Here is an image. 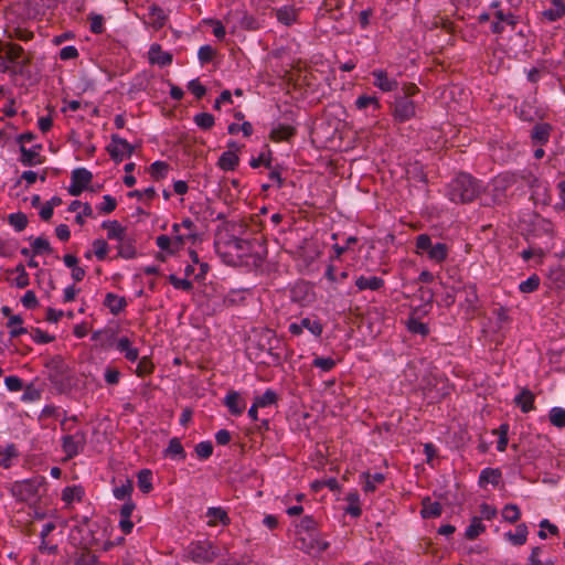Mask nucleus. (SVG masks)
I'll use <instances>...</instances> for the list:
<instances>
[{
  "mask_svg": "<svg viewBox=\"0 0 565 565\" xmlns=\"http://www.w3.org/2000/svg\"><path fill=\"white\" fill-rule=\"evenodd\" d=\"M12 497L30 507L42 502L47 492V482L43 476H33L29 479L14 481L10 487Z\"/></svg>",
  "mask_w": 565,
  "mask_h": 565,
  "instance_id": "1",
  "label": "nucleus"
},
{
  "mask_svg": "<svg viewBox=\"0 0 565 565\" xmlns=\"http://www.w3.org/2000/svg\"><path fill=\"white\" fill-rule=\"evenodd\" d=\"M483 191V185L469 173H459L447 186V196L454 203H469Z\"/></svg>",
  "mask_w": 565,
  "mask_h": 565,
  "instance_id": "2",
  "label": "nucleus"
},
{
  "mask_svg": "<svg viewBox=\"0 0 565 565\" xmlns=\"http://www.w3.org/2000/svg\"><path fill=\"white\" fill-rule=\"evenodd\" d=\"M221 547L210 540L191 542L185 548V556L200 564L212 563L221 555Z\"/></svg>",
  "mask_w": 565,
  "mask_h": 565,
  "instance_id": "3",
  "label": "nucleus"
},
{
  "mask_svg": "<svg viewBox=\"0 0 565 565\" xmlns=\"http://www.w3.org/2000/svg\"><path fill=\"white\" fill-rule=\"evenodd\" d=\"M490 10L492 11V22L490 29L493 33L501 34L505 31L507 26H510L511 30H514L519 22V19L515 14H513L510 10L502 9L500 2L497 0L490 3Z\"/></svg>",
  "mask_w": 565,
  "mask_h": 565,
  "instance_id": "4",
  "label": "nucleus"
},
{
  "mask_svg": "<svg viewBox=\"0 0 565 565\" xmlns=\"http://www.w3.org/2000/svg\"><path fill=\"white\" fill-rule=\"evenodd\" d=\"M61 441L62 449L66 455L65 459H73L84 450L86 445V434L83 430H77L74 434L63 436Z\"/></svg>",
  "mask_w": 565,
  "mask_h": 565,
  "instance_id": "5",
  "label": "nucleus"
},
{
  "mask_svg": "<svg viewBox=\"0 0 565 565\" xmlns=\"http://www.w3.org/2000/svg\"><path fill=\"white\" fill-rule=\"evenodd\" d=\"M107 151L114 161L121 162L132 154L134 147L126 139L113 135Z\"/></svg>",
  "mask_w": 565,
  "mask_h": 565,
  "instance_id": "6",
  "label": "nucleus"
},
{
  "mask_svg": "<svg viewBox=\"0 0 565 565\" xmlns=\"http://www.w3.org/2000/svg\"><path fill=\"white\" fill-rule=\"evenodd\" d=\"M93 174L85 168H77L73 170L71 175V185L68 186V193L73 196L79 195L90 183Z\"/></svg>",
  "mask_w": 565,
  "mask_h": 565,
  "instance_id": "7",
  "label": "nucleus"
},
{
  "mask_svg": "<svg viewBox=\"0 0 565 565\" xmlns=\"http://www.w3.org/2000/svg\"><path fill=\"white\" fill-rule=\"evenodd\" d=\"M416 115V106L407 97H397L394 102L393 117L399 122L411 120Z\"/></svg>",
  "mask_w": 565,
  "mask_h": 565,
  "instance_id": "8",
  "label": "nucleus"
},
{
  "mask_svg": "<svg viewBox=\"0 0 565 565\" xmlns=\"http://www.w3.org/2000/svg\"><path fill=\"white\" fill-rule=\"evenodd\" d=\"M374 78L373 85L384 93L396 90L398 82L396 78L390 77L387 72L382 68H375L372 71Z\"/></svg>",
  "mask_w": 565,
  "mask_h": 565,
  "instance_id": "9",
  "label": "nucleus"
},
{
  "mask_svg": "<svg viewBox=\"0 0 565 565\" xmlns=\"http://www.w3.org/2000/svg\"><path fill=\"white\" fill-rule=\"evenodd\" d=\"M115 348L120 352L125 359L135 363L139 359V350L134 345V342L126 335L119 337L115 340Z\"/></svg>",
  "mask_w": 565,
  "mask_h": 565,
  "instance_id": "10",
  "label": "nucleus"
},
{
  "mask_svg": "<svg viewBox=\"0 0 565 565\" xmlns=\"http://www.w3.org/2000/svg\"><path fill=\"white\" fill-rule=\"evenodd\" d=\"M223 403L233 416H241L246 408V402L241 393L233 390L227 392Z\"/></svg>",
  "mask_w": 565,
  "mask_h": 565,
  "instance_id": "11",
  "label": "nucleus"
},
{
  "mask_svg": "<svg viewBox=\"0 0 565 565\" xmlns=\"http://www.w3.org/2000/svg\"><path fill=\"white\" fill-rule=\"evenodd\" d=\"M385 281L383 278L377 276H364L361 275L355 278V286L358 291L372 290L377 291L383 288Z\"/></svg>",
  "mask_w": 565,
  "mask_h": 565,
  "instance_id": "12",
  "label": "nucleus"
},
{
  "mask_svg": "<svg viewBox=\"0 0 565 565\" xmlns=\"http://www.w3.org/2000/svg\"><path fill=\"white\" fill-rule=\"evenodd\" d=\"M148 58L151 64L168 66L172 63V54L163 51L159 44H152L148 51Z\"/></svg>",
  "mask_w": 565,
  "mask_h": 565,
  "instance_id": "13",
  "label": "nucleus"
},
{
  "mask_svg": "<svg viewBox=\"0 0 565 565\" xmlns=\"http://www.w3.org/2000/svg\"><path fill=\"white\" fill-rule=\"evenodd\" d=\"M128 302L124 296L108 292L104 299V306L110 311L111 315L117 316L122 312Z\"/></svg>",
  "mask_w": 565,
  "mask_h": 565,
  "instance_id": "14",
  "label": "nucleus"
},
{
  "mask_svg": "<svg viewBox=\"0 0 565 565\" xmlns=\"http://www.w3.org/2000/svg\"><path fill=\"white\" fill-rule=\"evenodd\" d=\"M529 530L525 523L516 525L514 531L504 533V539L514 546H521L526 543Z\"/></svg>",
  "mask_w": 565,
  "mask_h": 565,
  "instance_id": "15",
  "label": "nucleus"
},
{
  "mask_svg": "<svg viewBox=\"0 0 565 565\" xmlns=\"http://www.w3.org/2000/svg\"><path fill=\"white\" fill-rule=\"evenodd\" d=\"M102 227L107 231V238L114 241H124L126 235V227H124L118 221H104Z\"/></svg>",
  "mask_w": 565,
  "mask_h": 565,
  "instance_id": "16",
  "label": "nucleus"
},
{
  "mask_svg": "<svg viewBox=\"0 0 565 565\" xmlns=\"http://www.w3.org/2000/svg\"><path fill=\"white\" fill-rule=\"evenodd\" d=\"M356 109L374 115L381 108V103L376 96L361 95L355 99L354 103Z\"/></svg>",
  "mask_w": 565,
  "mask_h": 565,
  "instance_id": "17",
  "label": "nucleus"
},
{
  "mask_svg": "<svg viewBox=\"0 0 565 565\" xmlns=\"http://www.w3.org/2000/svg\"><path fill=\"white\" fill-rule=\"evenodd\" d=\"M164 457L170 458L172 460L182 461L186 457V452L180 441L179 438H171L168 447L163 451Z\"/></svg>",
  "mask_w": 565,
  "mask_h": 565,
  "instance_id": "18",
  "label": "nucleus"
},
{
  "mask_svg": "<svg viewBox=\"0 0 565 565\" xmlns=\"http://www.w3.org/2000/svg\"><path fill=\"white\" fill-rule=\"evenodd\" d=\"M543 17L550 21L554 22L559 20L565 15V3L563 0H552L548 8H546L542 12Z\"/></svg>",
  "mask_w": 565,
  "mask_h": 565,
  "instance_id": "19",
  "label": "nucleus"
},
{
  "mask_svg": "<svg viewBox=\"0 0 565 565\" xmlns=\"http://www.w3.org/2000/svg\"><path fill=\"white\" fill-rule=\"evenodd\" d=\"M363 482V490L365 492H374L379 484H382L385 480V477L381 472L370 473L367 471L362 472L360 476Z\"/></svg>",
  "mask_w": 565,
  "mask_h": 565,
  "instance_id": "20",
  "label": "nucleus"
},
{
  "mask_svg": "<svg viewBox=\"0 0 565 565\" xmlns=\"http://www.w3.org/2000/svg\"><path fill=\"white\" fill-rule=\"evenodd\" d=\"M172 237H173V242L175 243L177 249L179 252V250H181L183 248V246L189 241L195 242L196 238H198V233L196 232H191V233L182 234L181 233V225H179L178 223H174L172 225Z\"/></svg>",
  "mask_w": 565,
  "mask_h": 565,
  "instance_id": "21",
  "label": "nucleus"
},
{
  "mask_svg": "<svg viewBox=\"0 0 565 565\" xmlns=\"http://www.w3.org/2000/svg\"><path fill=\"white\" fill-rule=\"evenodd\" d=\"M443 508L439 502L431 501L430 498L426 497L422 501L420 515L423 519L437 518L441 514Z\"/></svg>",
  "mask_w": 565,
  "mask_h": 565,
  "instance_id": "22",
  "label": "nucleus"
},
{
  "mask_svg": "<svg viewBox=\"0 0 565 565\" xmlns=\"http://www.w3.org/2000/svg\"><path fill=\"white\" fill-rule=\"evenodd\" d=\"M18 456L19 451L14 444H8L4 447H0V467L4 469L10 468Z\"/></svg>",
  "mask_w": 565,
  "mask_h": 565,
  "instance_id": "23",
  "label": "nucleus"
},
{
  "mask_svg": "<svg viewBox=\"0 0 565 565\" xmlns=\"http://www.w3.org/2000/svg\"><path fill=\"white\" fill-rule=\"evenodd\" d=\"M21 158L20 161L25 167H31L40 163V147L34 146L32 148H25L24 146H21Z\"/></svg>",
  "mask_w": 565,
  "mask_h": 565,
  "instance_id": "24",
  "label": "nucleus"
},
{
  "mask_svg": "<svg viewBox=\"0 0 565 565\" xmlns=\"http://www.w3.org/2000/svg\"><path fill=\"white\" fill-rule=\"evenodd\" d=\"M344 500L348 502L345 512L353 518H359L362 514L360 495L356 491L349 492Z\"/></svg>",
  "mask_w": 565,
  "mask_h": 565,
  "instance_id": "25",
  "label": "nucleus"
},
{
  "mask_svg": "<svg viewBox=\"0 0 565 565\" xmlns=\"http://www.w3.org/2000/svg\"><path fill=\"white\" fill-rule=\"evenodd\" d=\"M501 480V471L493 468H484L481 470L479 476V486L484 487L487 484L498 486Z\"/></svg>",
  "mask_w": 565,
  "mask_h": 565,
  "instance_id": "26",
  "label": "nucleus"
},
{
  "mask_svg": "<svg viewBox=\"0 0 565 565\" xmlns=\"http://www.w3.org/2000/svg\"><path fill=\"white\" fill-rule=\"evenodd\" d=\"M547 277L552 287L556 289L565 288V268L562 265L550 268Z\"/></svg>",
  "mask_w": 565,
  "mask_h": 565,
  "instance_id": "27",
  "label": "nucleus"
},
{
  "mask_svg": "<svg viewBox=\"0 0 565 565\" xmlns=\"http://www.w3.org/2000/svg\"><path fill=\"white\" fill-rule=\"evenodd\" d=\"M514 403L521 408L523 413H529L533 409L534 395L529 390H522L515 396Z\"/></svg>",
  "mask_w": 565,
  "mask_h": 565,
  "instance_id": "28",
  "label": "nucleus"
},
{
  "mask_svg": "<svg viewBox=\"0 0 565 565\" xmlns=\"http://www.w3.org/2000/svg\"><path fill=\"white\" fill-rule=\"evenodd\" d=\"M209 525H216L218 522L226 525L230 523V518L225 510L222 508H209L206 511Z\"/></svg>",
  "mask_w": 565,
  "mask_h": 565,
  "instance_id": "29",
  "label": "nucleus"
},
{
  "mask_svg": "<svg viewBox=\"0 0 565 565\" xmlns=\"http://www.w3.org/2000/svg\"><path fill=\"white\" fill-rule=\"evenodd\" d=\"M118 256L124 259H132L136 257L137 252L132 239L125 237L124 241H119L117 245Z\"/></svg>",
  "mask_w": 565,
  "mask_h": 565,
  "instance_id": "30",
  "label": "nucleus"
},
{
  "mask_svg": "<svg viewBox=\"0 0 565 565\" xmlns=\"http://www.w3.org/2000/svg\"><path fill=\"white\" fill-rule=\"evenodd\" d=\"M297 10L291 6H284L276 10L277 20L284 25H290L296 21Z\"/></svg>",
  "mask_w": 565,
  "mask_h": 565,
  "instance_id": "31",
  "label": "nucleus"
},
{
  "mask_svg": "<svg viewBox=\"0 0 565 565\" xmlns=\"http://www.w3.org/2000/svg\"><path fill=\"white\" fill-rule=\"evenodd\" d=\"M239 159L233 151H225L218 159V167L225 171H233L238 166Z\"/></svg>",
  "mask_w": 565,
  "mask_h": 565,
  "instance_id": "32",
  "label": "nucleus"
},
{
  "mask_svg": "<svg viewBox=\"0 0 565 565\" xmlns=\"http://www.w3.org/2000/svg\"><path fill=\"white\" fill-rule=\"evenodd\" d=\"M7 327L10 329L9 333L11 338H17L28 332L23 327V319L19 315L10 316L7 322Z\"/></svg>",
  "mask_w": 565,
  "mask_h": 565,
  "instance_id": "33",
  "label": "nucleus"
},
{
  "mask_svg": "<svg viewBox=\"0 0 565 565\" xmlns=\"http://www.w3.org/2000/svg\"><path fill=\"white\" fill-rule=\"evenodd\" d=\"M427 257L435 263H443L448 256V247L444 243H437L426 253Z\"/></svg>",
  "mask_w": 565,
  "mask_h": 565,
  "instance_id": "34",
  "label": "nucleus"
},
{
  "mask_svg": "<svg viewBox=\"0 0 565 565\" xmlns=\"http://www.w3.org/2000/svg\"><path fill=\"white\" fill-rule=\"evenodd\" d=\"M302 329L308 330L315 337H320L323 332V326L317 318L305 317L300 320Z\"/></svg>",
  "mask_w": 565,
  "mask_h": 565,
  "instance_id": "35",
  "label": "nucleus"
},
{
  "mask_svg": "<svg viewBox=\"0 0 565 565\" xmlns=\"http://www.w3.org/2000/svg\"><path fill=\"white\" fill-rule=\"evenodd\" d=\"M550 132L551 126L548 124H539L534 126L531 136L533 140L544 145L548 141Z\"/></svg>",
  "mask_w": 565,
  "mask_h": 565,
  "instance_id": "36",
  "label": "nucleus"
},
{
  "mask_svg": "<svg viewBox=\"0 0 565 565\" xmlns=\"http://www.w3.org/2000/svg\"><path fill=\"white\" fill-rule=\"evenodd\" d=\"M156 244L160 250L166 252L168 255H174L178 253L173 237L168 235H159L156 238Z\"/></svg>",
  "mask_w": 565,
  "mask_h": 565,
  "instance_id": "37",
  "label": "nucleus"
},
{
  "mask_svg": "<svg viewBox=\"0 0 565 565\" xmlns=\"http://www.w3.org/2000/svg\"><path fill=\"white\" fill-rule=\"evenodd\" d=\"M11 273H15L17 277L12 279V285L17 288L23 289L29 286L30 278L29 274L25 270V267L22 264H19Z\"/></svg>",
  "mask_w": 565,
  "mask_h": 565,
  "instance_id": "38",
  "label": "nucleus"
},
{
  "mask_svg": "<svg viewBox=\"0 0 565 565\" xmlns=\"http://www.w3.org/2000/svg\"><path fill=\"white\" fill-rule=\"evenodd\" d=\"M484 531H486V526L482 524L481 519L473 516L470 525L466 529L465 536L468 540H475Z\"/></svg>",
  "mask_w": 565,
  "mask_h": 565,
  "instance_id": "39",
  "label": "nucleus"
},
{
  "mask_svg": "<svg viewBox=\"0 0 565 565\" xmlns=\"http://www.w3.org/2000/svg\"><path fill=\"white\" fill-rule=\"evenodd\" d=\"M502 519L509 523H515L521 518L520 509L516 504H505L501 511Z\"/></svg>",
  "mask_w": 565,
  "mask_h": 565,
  "instance_id": "40",
  "label": "nucleus"
},
{
  "mask_svg": "<svg viewBox=\"0 0 565 565\" xmlns=\"http://www.w3.org/2000/svg\"><path fill=\"white\" fill-rule=\"evenodd\" d=\"M83 495V489L78 486L66 487L62 491V500L70 504L74 501H79Z\"/></svg>",
  "mask_w": 565,
  "mask_h": 565,
  "instance_id": "41",
  "label": "nucleus"
},
{
  "mask_svg": "<svg viewBox=\"0 0 565 565\" xmlns=\"http://www.w3.org/2000/svg\"><path fill=\"white\" fill-rule=\"evenodd\" d=\"M32 253L34 255H43L52 253L50 242L45 237H36L31 243Z\"/></svg>",
  "mask_w": 565,
  "mask_h": 565,
  "instance_id": "42",
  "label": "nucleus"
},
{
  "mask_svg": "<svg viewBox=\"0 0 565 565\" xmlns=\"http://www.w3.org/2000/svg\"><path fill=\"white\" fill-rule=\"evenodd\" d=\"M294 132L295 129L291 126L278 125L271 130L270 136L271 139H274L275 141H281L290 138L294 135Z\"/></svg>",
  "mask_w": 565,
  "mask_h": 565,
  "instance_id": "43",
  "label": "nucleus"
},
{
  "mask_svg": "<svg viewBox=\"0 0 565 565\" xmlns=\"http://www.w3.org/2000/svg\"><path fill=\"white\" fill-rule=\"evenodd\" d=\"M23 49L18 44H9L6 47V58H8L11 63H22L23 62Z\"/></svg>",
  "mask_w": 565,
  "mask_h": 565,
  "instance_id": "44",
  "label": "nucleus"
},
{
  "mask_svg": "<svg viewBox=\"0 0 565 565\" xmlns=\"http://www.w3.org/2000/svg\"><path fill=\"white\" fill-rule=\"evenodd\" d=\"M276 402H277V394L270 388L266 390L263 395L256 396L254 399V403L259 408L271 406Z\"/></svg>",
  "mask_w": 565,
  "mask_h": 565,
  "instance_id": "45",
  "label": "nucleus"
},
{
  "mask_svg": "<svg viewBox=\"0 0 565 565\" xmlns=\"http://www.w3.org/2000/svg\"><path fill=\"white\" fill-rule=\"evenodd\" d=\"M138 487L143 493H149L152 490V472L143 469L138 473Z\"/></svg>",
  "mask_w": 565,
  "mask_h": 565,
  "instance_id": "46",
  "label": "nucleus"
},
{
  "mask_svg": "<svg viewBox=\"0 0 565 565\" xmlns=\"http://www.w3.org/2000/svg\"><path fill=\"white\" fill-rule=\"evenodd\" d=\"M8 222L17 232H21L28 225V217L22 212L11 213L8 216Z\"/></svg>",
  "mask_w": 565,
  "mask_h": 565,
  "instance_id": "47",
  "label": "nucleus"
},
{
  "mask_svg": "<svg viewBox=\"0 0 565 565\" xmlns=\"http://www.w3.org/2000/svg\"><path fill=\"white\" fill-rule=\"evenodd\" d=\"M168 171L169 164L164 161H154L149 168V172L154 180L164 179Z\"/></svg>",
  "mask_w": 565,
  "mask_h": 565,
  "instance_id": "48",
  "label": "nucleus"
},
{
  "mask_svg": "<svg viewBox=\"0 0 565 565\" xmlns=\"http://www.w3.org/2000/svg\"><path fill=\"white\" fill-rule=\"evenodd\" d=\"M548 419L557 428L565 427V408L553 407L548 413Z\"/></svg>",
  "mask_w": 565,
  "mask_h": 565,
  "instance_id": "49",
  "label": "nucleus"
},
{
  "mask_svg": "<svg viewBox=\"0 0 565 565\" xmlns=\"http://www.w3.org/2000/svg\"><path fill=\"white\" fill-rule=\"evenodd\" d=\"M541 279L536 274L531 275L527 279L519 285V290L523 294H530L540 287Z\"/></svg>",
  "mask_w": 565,
  "mask_h": 565,
  "instance_id": "50",
  "label": "nucleus"
},
{
  "mask_svg": "<svg viewBox=\"0 0 565 565\" xmlns=\"http://www.w3.org/2000/svg\"><path fill=\"white\" fill-rule=\"evenodd\" d=\"M462 292L465 294V303L468 306V308H476V305L478 302V292L476 285H466L462 288Z\"/></svg>",
  "mask_w": 565,
  "mask_h": 565,
  "instance_id": "51",
  "label": "nucleus"
},
{
  "mask_svg": "<svg viewBox=\"0 0 565 565\" xmlns=\"http://www.w3.org/2000/svg\"><path fill=\"white\" fill-rule=\"evenodd\" d=\"M153 371V364L147 356H142L141 359H138V364L135 370V373L139 377H143L146 375H149Z\"/></svg>",
  "mask_w": 565,
  "mask_h": 565,
  "instance_id": "52",
  "label": "nucleus"
},
{
  "mask_svg": "<svg viewBox=\"0 0 565 565\" xmlns=\"http://www.w3.org/2000/svg\"><path fill=\"white\" fill-rule=\"evenodd\" d=\"M494 434L499 435V439L497 443V449L498 451H504L508 446V433H509V425L508 424H501L497 430L493 431Z\"/></svg>",
  "mask_w": 565,
  "mask_h": 565,
  "instance_id": "53",
  "label": "nucleus"
},
{
  "mask_svg": "<svg viewBox=\"0 0 565 565\" xmlns=\"http://www.w3.org/2000/svg\"><path fill=\"white\" fill-rule=\"evenodd\" d=\"M194 122L201 129L207 130L214 126L215 119H214L213 115H211L209 113H200L194 116Z\"/></svg>",
  "mask_w": 565,
  "mask_h": 565,
  "instance_id": "54",
  "label": "nucleus"
},
{
  "mask_svg": "<svg viewBox=\"0 0 565 565\" xmlns=\"http://www.w3.org/2000/svg\"><path fill=\"white\" fill-rule=\"evenodd\" d=\"M93 253L98 260H104L108 254V244L103 238H97L93 242Z\"/></svg>",
  "mask_w": 565,
  "mask_h": 565,
  "instance_id": "55",
  "label": "nucleus"
},
{
  "mask_svg": "<svg viewBox=\"0 0 565 565\" xmlns=\"http://www.w3.org/2000/svg\"><path fill=\"white\" fill-rule=\"evenodd\" d=\"M335 360L331 356H316L312 361V365L322 372H329L335 366Z\"/></svg>",
  "mask_w": 565,
  "mask_h": 565,
  "instance_id": "56",
  "label": "nucleus"
},
{
  "mask_svg": "<svg viewBox=\"0 0 565 565\" xmlns=\"http://www.w3.org/2000/svg\"><path fill=\"white\" fill-rule=\"evenodd\" d=\"M132 492V482L130 480H126L122 484L115 487L113 490L114 497L117 500L129 499Z\"/></svg>",
  "mask_w": 565,
  "mask_h": 565,
  "instance_id": "57",
  "label": "nucleus"
},
{
  "mask_svg": "<svg viewBox=\"0 0 565 565\" xmlns=\"http://www.w3.org/2000/svg\"><path fill=\"white\" fill-rule=\"evenodd\" d=\"M169 282L178 290L190 291L193 287L188 278H180L174 274L169 275Z\"/></svg>",
  "mask_w": 565,
  "mask_h": 565,
  "instance_id": "58",
  "label": "nucleus"
},
{
  "mask_svg": "<svg viewBox=\"0 0 565 565\" xmlns=\"http://www.w3.org/2000/svg\"><path fill=\"white\" fill-rule=\"evenodd\" d=\"M296 527L298 534L302 532L311 534L316 531V521L313 520L312 516L307 515L299 521Z\"/></svg>",
  "mask_w": 565,
  "mask_h": 565,
  "instance_id": "59",
  "label": "nucleus"
},
{
  "mask_svg": "<svg viewBox=\"0 0 565 565\" xmlns=\"http://www.w3.org/2000/svg\"><path fill=\"white\" fill-rule=\"evenodd\" d=\"M433 246L431 238L427 234H420L416 238V254L423 255Z\"/></svg>",
  "mask_w": 565,
  "mask_h": 565,
  "instance_id": "60",
  "label": "nucleus"
},
{
  "mask_svg": "<svg viewBox=\"0 0 565 565\" xmlns=\"http://www.w3.org/2000/svg\"><path fill=\"white\" fill-rule=\"evenodd\" d=\"M195 454L200 459H207L213 454V445L211 441H201L195 446Z\"/></svg>",
  "mask_w": 565,
  "mask_h": 565,
  "instance_id": "61",
  "label": "nucleus"
},
{
  "mask_svg": "<svg viewBox=\"0 0 565 565\" xmlns=\"http://www.w3.org/2000/svg\"><path fill=\"white\" fill-rule=\"evenodd\" d=\"M407 328L411 332L422 334V335H427L429 332L427 324H425L424 322H422L415 318H411L407 321Z\"/></svg>",
  "mask_w": 565,
  "mask_h": 565,
  "instance_id": "62",
  "label": "nucleus"
},
{
  "mask_svg": "<svg viewBox=\"0 0 565 565\" xmlns=\"http://www.w3.org/2000/svg\"><path fill=\"white\" fill-rule=\"evenodd\" d=\"M149 15L159 26H162L167 20L164 10L158 6H152L149 8Z\"/></svg>",
  "mask_w": 565,
  "mask_h": 565,
  "instance_id": "63",
  "label": "nucleus"
},
{
  "mask_svg": "<svg viewBox=\"0 0 565 565\" xmlns=\"http://www.w3.org/2000/svg\"><path fill=\"white\" fill-rule=\"evenodd\" d=\"M116 199L109 194H106L103 196V201L100 202L97 209L99 210V212L104 214H109L116 209Z\"/></svg>",
  "mask_w": 565,
  "mask_h": 565,
  "instance_id": "64",
  "label": "nucleus"
}]
</instances>
